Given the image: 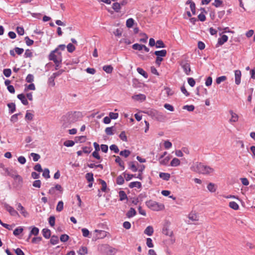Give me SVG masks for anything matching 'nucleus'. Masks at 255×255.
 Masks as SVG:
<instances>
[{
    "label": "nucleus",
    "mask_w": 255,
    "mask_h": 255,
    "mask_svg": "<svg viewBox=\"0 0 255 255\" xmlns=\"http://www.w3.org/2000/svg\"><path fill=\"white\" fill-rule=\"evenodd\" d=\"M195 109V107L193 105H185L183 107V109L186 110L189 112L193 111Z\"/></svg>",
    "instance_id": "nucleus-57"
},
{
    "label": "nucleus",
    "mask_w": 255,
    "mask_h": 255,
    "mask_svg": "<svg viewBox=\"0 0 255 255\" xmlns=\"http://www.w3.org/2000/svg\"><path fill=\"white\" fill-rule=\"evenodd\" d=\"M129 168L131 169L133 172H136L137 170L136 166L135 165L133 162H130L128 164Z\"/></svg>",
    "instance_id": "nucleus-52"
},
{
    "label": "nucleus",
    "mask_w": 255,
    "mask_h": 255,
    "mask_svg": "<svg viewBox=\"0 0 255 255\" xmlns=\"http://www.w3.org/2000/svg\"><path fill=\"white\" fill-rule=\"evenodd\" d=\"M55 51L51 52L49 56V60L53 61L56 65L55 69L57 70L60 63L61 62V59L60 56L56 55L54 53Z\"/></svg>",
    "instance_id": "nucleus-5"
},
{
    "label": "nucleus",
    "mask_w": 255,
    "mask_h": 255,
    "mask_svg": "<svg viewBox=\"0 0 255 255\" xmlns=\"http://www.w3.org/2000/svg\"><path fill=\"white\" fill-rule=\"evenodd\" d=\"M180 164V161L177 158H174L170 162V165L171 166L176 167L179 165Z\"/></svg>",
    "instance_id": "nucleus-22"
},
{
    "label": "nucleus",
    "mask_w": 255,
    "mask_h": 255,
    "mask_svg": "<svg viewBox=\"0 0 255 255\" xmlns=\"http://www.w3.org/2000/svg\"><path fill=\"white\" fill-rule=\"evenodd\" d=\"M95 232L99 233V238L102 239L105 238L107 236L108 234V232L102 230H96Z\"/></svg>",
    "instance_id": "nucleus-23"
},
{
    "label": "nucleus",
    "mask_w": 255,
    "mask_h": 255,
    "mask_svg": "<svg viewBox=\"0 0 255 255\" xmlns=\"http://www.w3.org/2000/svg\"><path fill=\"white\" fill-rule=\"evenodd\" d=\"M136 70L137 72L142 75L144 78H147L148 77L147 73L143 69L138 67Z\"/></svg>",
    "instance_id": "nucleus-31"
},
{
    "label": "nucleus",
    "mask_w": 255,
    "mask_h": 255,
    "mask_svg": "<svg viewBox=\"0 0 255 255\" xmlns=\"http://www.w3.org/2000/svg\"><path fill=\"white\" fill-rule=\"evenodd\" d=\"M109 117L111 118V119L116 120V119H118V118L119 117V114H118V113L110 112L109 113Z\"/></svg>",
    "instance_id": "nucleus-63"
},
{
    "label": "nucleus",
    "mask_w": 255,
    "mask_h": 255,
    "mask_svg": "<svg viewBox=\"0 0 255 255\" xmlns=\"http://www.w3.org/2000/svg\"><path fill=\"white\" fill-rule=\"evenodd\" d=\"M55 78L52 77V76L49 77L48 80V84L49 86L51 87H54L55 86V82H54Z\"/></svg>",
    "instance_id": "nucleus-50"
},
{
    "label": "nucleus",
    "mask_w": 255,
    "mask_h": 255,
    "mask_svg": "<svg viewBox=\"0 0 255 255\" xmlns=\"http://www.w3.org/2000/svg\"><path fill=\"white\" fill-rule=\"evenodd\" d=\"M7 106L9 108V113L12 114L15 111V105L14 103H11L7 104Z\"/></svg>",
    "instance_id": "nucleus-33"
},
{
    "label": "nucleus",
    "mask_w": 255,
    "mask_h": 255,
    "mask_svg": "<svg viewBox=\"0 0 255 255\" xmlns=\"http://www.w3.org/2000/svg\"><path fill=\"white\" fill-rule=\"evenodd\" d=\"M85 177L87 181L89 182H93L94 181L93 174L92 173H87Z\"/></svg>",
    "instance_id": "nucleus-46"
},
{
    "label": "nucleus",
    "mask_w": 255,
    "mask_h": 255,
    "mask_svg": "<svg viewBox=\"0 0 255 255\" xmlns=\"http://www.w3.org/2000/svg\"><path fill=\"white\" fill-rule=\"evenodd\" d=\"M4 207L5 210L10 214L11 216L14 217L19 216L18 212L12 207L10 206L7 204H5Z\"/></svg>",
    "instance_id": "nucleus-6"
},
{
    "label": "nucleus",
    "mask_w": 255,
    "mask_h": 255,
    "mask_svg": "<svg viewBox=\"0 0 255 255\" xmlns=\"http://www.w3.org/2000/svg\"><path fill=\"white\" fill-rule=\"evenodd\" d=\"M78 113L69 112L63 115L61 119V127L63 128H69L70 126L77 121Z\"/></svg>",
    "instance_id": "nucleus-1"
},
{
    "label": "nucleus",
    "mask_w": 255,
    "mask_h": 255,
    "mask_svg": "<svg viewBox=\"0 0 255 255\" xmlns=\"http://www.w3.org/2000/svg\"><path fill=\"white\" fill-rule=\"evenodd\" d=\"M8 174L11 176L14 179H17L18 180L19 182H21L22 181V179L19 175L16 174L15 172H13V173H10L9 172Z\"/></svg>",
    "instance_id": "nucleus-29"
},
{
    "label": "nucleus",
    "mask_w": 255,
    "mask_h": 255,
    "mask_svg": "<svg viewBox=\"0 0 255 255\" xmlns=\"http://www.w3.org/2000/svg\"><path fill=\"white\" fill-rule=\"evenodd\" d=\"M114 156L116 157L115 159V162L118 163L120 166L124 169V162L122 160L121 158L119 156H116L115 155H114Z\"/></svg>",
    "instance_id": "nucleus-30"
},
{
    "label": "nucleus",
    "mask_w": 255,
    "mask_h": 255,
    "mask_svg": "<svg viewBox=\"0 0 255 255\" xmlns=\"http://www.w3.org/2000/svg\"><path fill=\"white\" fill-rule=\"evenodd\" d=\"M231 118L230 119L229 121L230 123H236L238 121L239 117L237 114L234 113L233 111L230 110L229 112Z\"/></svg>",
    "instance_id": "nucleus-11"
},
{
    "label": "nucleus",
    "mask_w": 255,
    "mask_h": 255,
    "mask_svg": "<svg viewBox=\"0 0 255 255\" xmlns=\"http://www.w3.org/2000/svg\"><path fill=\"white\" fill-rule=\"evenodd\" d=\"M50 243L53 245L57 244L59 243L58 237L56 236H52L50 239Z\"/></svg>",
    "instance_id": "nucleus-34"
},
{
    "label": "nucleus",
    "mask_w": 255,
    "mask_h": 255,
    "mask_svg": "<svg viewBox=\"0 0 255 255\" xmlns=\"http://www.w3.org/2000/svg\"><path fill=\"white\" fill-rule=\"evenodd\" d=\"M180 65L183 68L185 73L187 75H190L191 71L190 64L186 61H182L180 63Z\"/></svg>",
    "instance_id": "nucleus-7"
},
{
    "label": "nucleus",
    "mask_w": 255,
    "mask_h": 255,
    "mask_svg": "<svg viewBox=\"0 0 255 255\" xmlns=\"http://www.w3.org/2000/svg\"><path fill=\"white\" fill-rule=\"evenodd\" d=\"M16 32L19 35H23L24 33V30L22 27L18 26L16 28Z\"/></svg>",
    "instance_id": "nucleus-61"
},
{
    "label": "nucleus",
    "mask_w": 255,
    "mask_h": 255,
    "mask_svg": "<svg viewBox=\"0 0 255 255\" xmlns=\"http://www.w3.org/2000/svg\"><path fill=\"white\" fill-rule=\"evenodd\" d=\"M160 178L165 181H168L170 179V175L167 173L160 172L159 173Z\"/></svg>",
    "instance_id": "nucleus-19"
},
{
    "label": "nucleus",
    "mask_w": 255,
    "mask_h": 255,
    "mask_svg": "<svg viewBox=\"0 0 255 255\" xmlns=\"http://www.w3.org/2000/svg\"><path fill=\"white\" fill-rule=\"evenodd\" d=\"M69 236L67 235H66V234H63V235H62L61 236H60V241L62 242H67L68 239H69Z\"/></svg>",
    "instance_id": "nucleus-64"
},
{
    "label": "nucleus",
    "mask_w": 255,
    "mask_h": 255,
    "mask_svg": "<svg viewBox=\"0 0 255 255\" xmlns=\"http://www.w3.org/2000/svg\"><path fill=\"white\" fill-rule=\"evenodd\" d=\"M229 207L234 210H238L239 207L238 204L234 201H232L229 203Z\"/></svg>",
    "instance_id": "nucleus-43"
},
{
    "label": "nucleus",
    "mask_w": 255,
    "mask_h": 255,
    "mask_svg": "<svg viewBox=\"0 0 255 255\" xmlns=\"http://www.w3.org/2000/svg\"><path fill=\"white\" fill-rule=\"evenodd\" d=\"M235 83L237 85H239L241 83V72L240 70H237L235 71Z\"/></svg>",
    "instance_id": "nucleus-10"
},
{
    "label": "nucleus",
    "mask_w": 255,
    "mask_h": 255,
    "mask_svg": "<svg viewBox=\"0 0 255 255\" xmlns=\"http://www.w3.org/2000/svg\"><path fill=\"white\" fill-rule=\"evenodd\" d=\"M38 233H39V229H38V228H37V227H34L32 228V230H31V231L30 232L29 238L32 235L36 236V235H37L38 234Z\"/></svg>",
    "instance_id": "nucleus-40"
},
{
    "label": "nucleus",
    "mask_w": 255,
    "mask_h": 255,
    "mask_svg": "<svg viewBox=\"0 0 255 255\" xmlns=\"http://www.w3.org/2000/svg\"><path fill=\"white\" fill-rule=\"evenodd\" d=\"M26 81L27 83H32L34 80V77L32 74H28L26 77Z\"/></svg>",
    "instance_id": "nucleus-59"
},
{
    "label": "nucleus",
    "mask_w": 255,
    "mask_h": 255,
    "mask_svg": "<svg viewBox=\"0 0 255 255\" xmlns=\"http://www.w3.org/2000/svg\"><path fill=\"white\" fill-rule=\"evenodd\" d=\"M79 255H85L88 253V249L86 247H82L78 252Z\"/></svg>",
    "instance_id": "nucleus-24"
},
{
    "label": "nucleus",
    "mask_w": 255,
    "mask_h": 255,
    "mask_svg": "<svg viewBox=\"0 0 255 255\" xmlns=\"http://www.w3.org/2000/svg\"><path fill=\"white\" fill-rule=\"evenodd\" d=\"M228 37L226 35H223L221 38H219L218 40V44L219 45H223L224 43L227 41Z\"/></svg>",
    "instance_id": "nucleus-15"
},
{
    "label": "nucleus",
    "mask_w": 255,
    "mask_h": 255,
    "mask_svg": "<svg viewBox=\"0 0 255 255\" xmlns=\"http://www.w3.org/2000/svg\"><path fill=\"white\" fill-rule=\"evenodd\" d=\"M132 48L134 50H139L140 51L143 49V45L139 44L138 43H135L132 45Z\"/></svg>",
    "instance_id": "nucleus-41"
},
{
    "label": "nucleus",
    "mask_w": 255,
    "mask_h": 255,
    "mask_svg": "<svg viewBox=\"0 0 255 255\" xmlns=\"http://www.w3.org/2000/svg\"><path fill=\"white\" fill-rule=\"evenodd\" d=\"M131 98L135 101L143 102L145 100L146 96L144 94H139L133 95Z\"/></svg>",
    "instance_id": "nucleus-9"
},
{
    "label": "nucleus",
    "mask_w": 255,
    "mask_h": 255,
    "mask_svg": "<svg viewBox=\"0 0 255 255\" xmlns=\"http://www.w3.org/2000/svg\"><path fill=\"white\" fill-rule=\"evenodd\" d=\"M153 233V229L152 227L149 226L146 228L144 231V233L149 236H150L152 235Z\"/></svg>",
    "instance_id": "nucleus-18"
},
{
    "label": "nucleus",
    "mask_w": 255,
    "mask_h": 255,
    "mask_svg": "<svg viewBox=\"0 0 255 255\" xmlns=\"http://www.w3.org/2000/svg\"><path fill=\"white\" fill-rule=\"evenodd\" d=\"M186 4L190 5V7L193 14H195L196 7L195 3L191 0H188L186 1Z\"/></svg>",
    "instance_id": "nucleus-13"
},
{
    "label": "nucleus",
    "mask_w": 255,
    "mask_h": 255,
    "mask_svg": "<svg viewBox=\"0 0 255 255\" xmlns=\"http://www.w3.org/2000/svg\"><path fill=\"white\" fill-rule=\"evenodd\" d=\"M25 87L24 89V91H27L28 90H35V87L33 83H31L28 85H25Z\"/></svg>",
    "instance_id": "nucleus-35"
},
{
    "label": "nucleus",
    "mask_w": 255,
    "mask_h": 255,
    "mask_svg": "<svg viewBox=\"0 0 255 255\" xmlns=\"http://www.w3.org/2000/svg\"><path fill=\"white\" fill-rule=\"evenodd\" d=\"M67 49L69 52L72 53L75 50V47L72 43H69L67 46Z\"/></svg>",
    "instance_id": "nucleus-51"
},
{
    "label": "nucleus",
    "mask_w": 255,
    "mask_h": 255,
    "mask_svg": "<svg viewBox=\"0 0 255 255\" xmlns=\"http://www.w3.org/2000/svg\"><path fill=\"white\" fill-rule=\"evenodd\" d=\"M110 149L111 150L114 151L115 153H117L119 151V149L118 147L115 144H112L110 146Z\"/></svg>",
    "instance_id": "nucleus-60"
},
{
    "label": "nucleus",
    "mask_w": 255,
    "mask_h": 255,
    "mask_svg": "<svg viewBox=\"0 0 255 255\" xmlns=\"http://www.w3.org/2000/svg\"><path fill=\"white\" fill-rule=\"evenodd\" d=\"M136 214V212L133 208H130L129 210L128 211L126 216L128 218H130L134 216Z\"/></svg>",
    "instance_id": "nucleus-16"
},
{
    "label": "nucleus",
    "mask_w": 255,
    "mask_h": 255,
    "mask_svg": "<svg viewBox=\"0 0 255 255\" xmlns=\"http://www.w3.org/2000/svg\"><path fill=\"white\" fill-rule=\"evenodd\" d=\"M17 98L21 101V103L24 105H27L28 104V102L24 94H20L18 95Z\"/></svg>",
    "instance_id": "nucleus-12"
},
{
    "label": "nucleus",
    "mask_w": 255,
    "mask_h": 255,
    "mask_svg": "<svg viewBox=\"0 0 255 255\" xmlns=\"http://www.w3.org/2000/svg\"><path fill=\"white\" fill-rule=\"evenodd\" d=\"M64 207V203L62 201H60L58 202L56 206V210L57 212H60L62 211Z\"/></svg>",
    "instance_id": "nucleus-21"
},
{
    "label": "nucleus",
    "mask_w": 255,
    "mask_h": 255,
    "mask_svg": "<svg viewBox=\"0 0 255 255\" xmlns=\"http://www.w3.org/2000/svg\"><path fill=\"white\" fill-rule=\"evenodd\" d=\"M154 113L156 115L154 118L157 120L161 121L164 119V117L162 113L158 112H154Z\"/></svg>",
    "instance_id": "nucleus-25"
},
{
    "label": "nucleus",
    "mask_w": 255,
    "mask_h": 255,
    "mask_svg": "<svg viewBox=\"0 0 255 255\" xmlns=\"http://www.w3.org/2000/svg\"><path fill=\"white\" fill-rule=\"evenodd\" d=\"M119 197L120 201H123L127 198V195L124 191H120L119 192Z\"/></svg>",
    "instance_id": "nucleus-36"
},
{
    "label": "nucleus",
    "mask_w": 255,
    "mask_h": 255,
    "mask_svg": "<svg viewBox=\"0 0 255 255\" xmlns=\"http://www.w3.org/2000/svg\"><path fill=\"white\" fill-rule=\"evenodd\" d=\"M129 187L132 188L134 187H137V188H140L141 187V184L138 181L131 182L129 184Z\"/></svg>",
    "instance_id": "nucleus-17"
},
{
    "label": "nucleus",
    "mask_w": 255,
    "mask_h": 255,
    "mask_svg": "<svg viewBox=\"0 0 255 255\" xmlns=\"http://www.w3.org/2000/svg\"><path fill=\"white\" fill-rule=\"evenodd\" d=\"M3 73L5 77H9L11 75V71L10 69H4L3 71Z\"/></svg>",
    "instance_id": "nucleus-58"
},
{
    "label": "nucleus",
    "mask_w": 255,
    "mask_h": 255,
    "mask_svg": "<svg viewBox=\"0 0 255 255\" xmlns=\"http://www.w3.org/2000/svg\"><path fill=\"white\" fill-rule=\"evenodd\" d=\"M57 191H59L60 194H62V193L63 188L62 186L59 184H57L54 187H51L49 190L48 193V194L56 197V196L58 195V193L56 192Z\"/></svg>",
    "instance_id": "nucleus-4"
},
{
    "label": "nucleus",
    "mask_w": 255,
    "mask_h": 255,
    "mask_svg": "<svg viewBox=\"0 0 255 255\" xmlns=\"http://www.w3.org/2000/svg\"><path fill=\"white\" fill-rule=\"evenodd\" d=\"M208 190L211 192H215L216 191L215 185L214 183H210L207 185Z\"/></svg>",
    "instance_id": "nucleus-27"
},
{
    "label": "nucleus",
    "mask_w": 255,
    "mask_h": 255,
    "mask_svg": "<svg viewBox=\"0 0 255 255\" xmlns=\"http://www.w3.org/2000/svg\"><path fill=\"white\" fill-rule=\"evenodd\" d=\"M119 137L123 141H127V137L126 135V132L125 131H123L121 132Z\"/></svg>",
    "instance_id": "nucleus-56"
},
{
    "label": "nucleus",
    "mask_w": 255,
    "mask_h": 255,
    "mask_svg": "<svg viewBox=\"0 0 255 255\" xmlns=\"http://www.w3.org/2000/svg\"><path fill=\"white\" fill-rule=\"evenodd\" d=\"M103 70L107 73L110 74L113 71V68L111 65H105L103 67Z\"/></svg>",
    "instance_id": "nucleus-26"
},
{
    "label": "nucleus",
    "mask_w": 255,
    "mask_h": 255,
    "mask_svg": "<svg viewBox=\"0 0 255 255\" xmlns=\"http://www.w3.org/2000/svg\"><path fill=\"white\" fill-rule=\"evenodd\" d=\"M30 156L32 157L34 161H37L40 158V155L35 153H31Z\"/></svg>",
    "instance_id": "nucleus-49"
},
{
    "label": "nucleus",
    "mask_w": 255,
    "mask_h": 255,
    "mask_svg": "<svg viewBox=\"0 0 255 255\" xmlns=\"http://www.w3.org/2000/svg\"><path fill=\"white\" fill-rule=\"evenodd\" d=\"M16 209L17 211H19L21 215L24 217H27L28 216V213L25 208L22 206L21 203H18L16 204Z\"/></svg>",
    "instance_id": "nucleus-8"
},
{
    "label": "nucleus",
    "mask_w": 255,
    "mask_h": 255,
    "mask_svg": "<svg viewBox=\"0 0 255 255\" xmlns=\"http://www.w3.org/2000/svg\"><path fill=\"white\" fill-rule=\"evenodd\" d=\"M146 205L151 210L156 211L162 210L164 208L163 204H159L152 200L146 202Z\"/></svg>",
    "instance_id": "nucleus-3"
},
{
    "label": "nucleus",
    "mask_w": 255,
    "mask_h": 255,
    "mask_svg": "<svg viewBox=\"0 0 255 255\" xmlns=\"http://www.w3.org/2000/svg\"><path fill=\"white\" fill-rule=\"evenodd\" d=\"M113 128L114 127H108L105 129V132L108 135H113L114 134L113 132Z\"/></svg>",
    "instance_id": "nucleus-54"
},
{
    "label": "nucleus",
    "mask_w": 255,
    "mask_h": 255,
    "mask_svg": "<svg viewBox=\"0 0 255 255\" xmlns=\"http://www.w3.org/2000/svg\"><path fill=\"white\" fill-rule=\"evenodd\" d=\"M170 159V158L169 156H167V157H165L164 159L159 158V162L161 164L166 165L168 163Z\"/></svg>",
    "instance_id": "nucleus-38"
},
{
    "label": "nucleus",
    "mask_w": 255,
    "mask_h": 255,
    "mask_svg": "<svg viewBox=\"0 0 255 255\" xmlns=\"http://www.w3.org/2000/svg\"><path fill=\"white\" fill-rule=\"evenodd\" d=\"M154 53L157 57H165L166 55L167 51L166 50L163 49L159 51H155Z\"/></svg>",
    "instance_id": "nucleus-14"
},
{
    "label": "nucleus",
    "mask_w": 255,
    "mask_h": 255,
    "mask_svg": "<svg viewBox=\"0 0 255 255\" xmlns=\"http://www.w3.org/2000/svg\"><path fill=\"white\" fill-rule=\"evenodd\" d=\"M130 154V151L128 150L125 149L121 151L120 152V154L121 156H124L125 157H128Z\"/></svg>",
    "instance_id": "nucleus-37"
},
{
    "label": "nucleus",
    "mask_w": 255,
    "mask_h": 255,
    "mask_svg": "<svg viewBox=\"0 0 255 255\" xmlns=\"http://www.w3.org/2000/svg\"><path fill=\"white\" fill-rule=\"evenodd\" d=\"M42 232L43 237L46 239H49L50 237L51 232L50 230L48 229H43Z\"/></svg>",
    "instance_id": "nucleus-20"
},
{
    "label": "nucleus",
    "mask_w": 255,
    "mask_h": 255,
    "mask_svg": "<svg viewBox=\"0 0 255 255\" xmlns=\"http://www.w3.org/2000/svg\"><path fill=\"white\" fill-rule=\"evenodd\" d=\"M42 176L46 179L50 178L49 170L48 168H45L43 171Z\"/></svg>",
    "instance_id": "nucleus-48"
},
{
    "label": "nucleus",
    "mask_w": 255,
    "mask_h": 255,
    "mask_svg": "<svg viewBox=\"0 0 255 255\" xmlns=\"http://www.w3.org/2000/svg\"><path fill=\"white\" fill-rule=\"evenodd\" d=\"M100 182L102 185L101 190L103 192H105L107 189V184L106 182L102 179H100Z\"/></svg>",
    "instance_id": "nucleus-55"
},
{
    "label": "nucleus",
    "mask_w": 255,
    "mask_h": 255,
    "mask_svg": "<svg viewBox=\"0 0 255 255\" xmlns=\"http://www.w3.org/2000/svg\"><path fill=\"white\" fill-rule=\"evenodd\" d=\"M74 141L71 140H66L63 143L64 145L66 147H72L74 145Z\"/></svg>",
    "instance_id": "nucleus-45"
},
{
    "label": "nucleus",
    "mask_w": 255,
    "mask_h": 255,
    "mask_svg": "<svg viewBox=\"0 0 255 255\" xmlns=\"http://www.w3.org/2000/svg\"><path fill=\"white\" fill-rule=\"evenodd\" d=\"M191 170L194 172L202 174H210L214 172L215 170L212 167L204 165L201 162H196L194 163L190 167Z\"/></svg>",
    "instance_id": "nucleus-2"
},
{
    "label": "nucleus",
    "mask_w": 255,
    "mask_h": 255,
    "mask_svg": "<svg viewBox=\"0 0 255 255\" xmlns=\"http://www.w3.org/2000/svg\"><path fill=\"white\" fill-rule=\"evenodd\" d=\"M227 77L225 76H222L216 78V82L217 84H220L221 82L226 80Z\"/></svg>",
    "instance_id": "nucleus-44"
},
{
    "label": "nucleus",
    "mask_w": 255,
    "mask_h": 255,
    "mask_svg": "<svg viewBox=\"0 0 255 255\" xmlns=\"http://www.w3.org/2000/svg\"><path fill=\"white\" fill-rule=\"evenodd\" d=\"M134 23V20L131 18H128L127 20L126 25L128 28H131L132 27Z\"/></svg>",
    "instance_id": "nucleus-39"
},
{
    "label": "nucleus",
    "mask_w": 255,
    "mask_h": 255,
    "mask_svg": "<svg viewBox=\"0 0 255 255\" xmlns=\"http://www.w3.org/2000/svg\"><path fill=\"white\" fill-rule=\"evenodd\" d=\"M189 219L192 221H196L198 220L197 215L193 213H191L188 215Z\"/></svg>",
    "instance_id": "nucleus-32"
},
{
    "label": "nucleus",
    "mask_w": 255,
    "mask_h": 255,
    "mask_svg": "<svg viewBox=\"0 0 255 255\" xmlns=\"http://www.w3.org/2000/svg\"><path fill=\"white\" fill-rule=\"evenodd\" d=\"M125 182V180H124V177L121 176V175H120L119 176H118L117 178V183L119 185H122L124 184Z\"/></svg>",
    "instance_id": "nucleus-53"
},
{
    "label": "nucleus",
    "mask_w": 255,
    "mask_h": 255,
    "mask_svg": "<svg viewBox=\"0 0 255 255\" xmlns=\"http://www.w3.org/2000/svg\"><path fill=\"white\" fill-rule=\"evenodd\" d=\"M112 8L115 11L119 12L121 7L119 2H115L113 4Z\"/></svg>",
    "instance_id": "nucleus-42"
},
{
    "label": "nucleus",
    "mask_w": 255,
    "mask_h": 255,
    "mask_svg": "<svg viewBox=\"0 0 255 255\" xmlns=\"http://www.w3.org/2000/svg\"><path fill=\"white\" fill-rule=\"evenodd\" d=\"M23 231V228L22 227H19L16 228L13 232L14 236H17L19 235Z\"/></svg>",
    "instance_id": "nucleus-28"
},
{
    "label": "nucleus",
    "mask_w": 255,
    "mask_h": 255,
    "mask_svg": "<svg viewBox=\"0 0 255 255\" xmlns=\"http://www.w3.org/2000/svg\"><path fill=\"white\" fill-rule=\"evenodd\" d=\"M25 41L27 46H31L33 44V40L30 39L28 36L25 37Z\"/></svg>",
    "instance_id": "nucleus-62"
},
{
    "label": "nucleus",
    "mask_w": 255,
    "mask_h": 255,
    "mask_svg": "<svg viewBox=\"0 0 255 255\" xmlns=\"http://www.w3.org/2000/svg\"><path fill=\"white\" fill-rule=\"evenodd\" d=\"M155 47L157 48H164V47H165V45L162 40H159L156 42Z\"/></svg>",
    "instance_id": "nucleus-47"
}]
</instances>
